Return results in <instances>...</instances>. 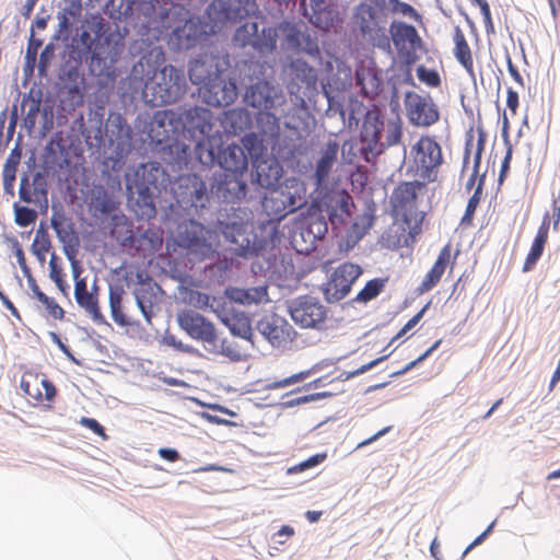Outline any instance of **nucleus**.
I'll return each mask as SVG.
<instances>
[{"label":"nucleus","instance_id":"3","mask_svg":"<svg viewBox=\"0 0 560 560\" xmlns=\"http://www.w3.org/2000/svg\"><path fill=\"white\" fill-rule=\"evenodd\" d=\"M127 208L137 221L150 222L158 214L160 196L171 183L159 162L128 166L124 174Z\"/></svg>","mask_w":560,"mask_h":560},{"label":"nucleus","instance_id":"47","mask_svg":"<svg viewBox=\"0 0 560 560\" xmlns=\"http://www.w3.org/2000/svg\"><path fill=\"white\" fill-rule=\"evenodd\" d=\"M221 323L226 326L230 332L242 339L248 340L253 343V332L249 320L247 318L237 319L236 322H232L231 317L221 318Z\"/></svg>","mask_w":560,"mask_h":560},{"label":"nucleus","instance_id":"56","mask_svg":"<svg viewBox=\"0 0 560 560\" xmlns=\"http://www.w3.org/2000/svg\"><path fill=\"white\" fill-rule=\"evenodd\" d=\"M206 350H208L211 353L222 354L224 357H228L232 362H240L243 360L242 354L238 351L234 350L231 347V345H229L226 339L221 340L220 349L215 345V346L206 347Z\"/></svg>","mask_w":560,"mask_h":560},{"label":"nucleus","instance_id":"28","mask_svg":"<svg viewBox=\"0 0 560 560\" xmlns=\"http://www.w3.org/2000/svg\"><path fill=\"white\" fill-rule=\"evenodd\" d=\"M229 55H203L192 58L188 62V78L194 85L206 86L215 73L228 70Z\"/></svg>","mask_w":560,"mask_h":560},{"label":"nucleus","instance_id":"12","mask_svg":"<svg viewBox=\"0 0 560 560\" xmlns=\"http://www.w3.org/2000/svg\"><path fill=\"white\" fill-rule=\"evenodd\" d=\"M218 229L224 241L230 244V250L236 256L258 255L264 248L262 241L254 232L253 223L237 213H231L224 219H219Z\"/></svg>","mask_w":560,"mask_h":560},{"label":"nucleus","instance_id":"6","mask_svg":"<svg viewBox=\"0 0 560 560\" xmlns=\"http://www.w3.org/2000/svg\"><path fill=\"white\" fill-rule=\"evenodd\" d=\"M145 129L151 149L159 153L165 163L178 168L188 166L190 147L183 140L175 110H158Z\"/></svg>","mask_w":560,"mask_h":560},{"label":"nucleus","instance_id":"13","mask_svg":"<svg viewBox=\"0 0 560 560\" xmlns=\"http://www.w3.org/2000/svg\"><path fill=\"white\" fill-rule=\"evenodd\" d=\"M275 33L276 45L279 42L282 51L320 58L318 38L305 24L283 20L275 25Z\"/></svg>","mask_w":560,"mask_h":560},{"label":"nucleus","instance_id":"29","mask_svg":"<svg viewBox=\"0 0 560 560\" xmlns=\"http://www.w3.org/2000/svg\"><path fill=\"white\" fill-rule=\"evenodd\" d=\"M250 182L258 187L273 188L280 185L283 177V165L278 156L270 152L261 159L249 164Z\"/></svg>","mask_w":560,"mask_h":560},{"label":"nucleus","instance_id":"48","mask_svg":"<svg viewBox=\"0 0 560 560\" xmlns=\"http://www.w3.org/2000/svg\"><path fill=\"white\" fill-rule=\"evenodd\" d=\"M477 131H478V140H477V148H476V152H475V156H474V170H472V173H471L469 179L466 183L467 190H470L475 185V180H476V177L478 175L479 167L481 164V156H482V152L485 149V143L487 140V133L485 132L482 127H478Z\"/></svg>","mask_w":560,"mask_h":560},{"label":"nucleus","instance_id":"61","mask_svg":"<svg viewBox=\"0 0 560 560\" xmlns=\"http://www.w3.org/2000/svg\"><path fill=\"white\" fill-rule=\"evenodd\" d=\"M109 308L112 318L117 325L121 327L139 325V322L131 320L124 314L121 303L109 304Z\"/></svg>","mask_w":560,"mask_h":560},{"label":"nucleus","instance_id":"37","mask_svg":"<svg viewBox=\"0 0 560 560\" xmlns=\"http://www.w3.org/2000/svg\"><path fill=\"white\" fill-rule=\"evenodd\" d=\"M339 151V143L336 140H328L320 151V158L316 162L314 176L318 183L328 177Z\"/></svg>","mask_w":560,"mask_h":560},{"label":"nucleus","instance_id":"46","mask_svg":"<svg viewBox=\"0 0 560 560\" xmlns=\"http://www.w3.org/2000/svg\"><path fill=\"white\" fill-rule=\"evenodd\" d=\"M387 278H374L369 280L364 288L359 291L352 302L368 303L375 299L385 288Z\"/></svg>","mask_w":560,"mask_h":560},{"label":"nucleus","instance_id":"50","mask_svg":"<svg viewBox=\"0 0 560 560\" xmlns=\"http://www.w3.org/2000/svg\"><path fill=\"white\" fill-rule=\"evenodd\" d=\"M486 174H482L479 177L478 185L472 194V196L468 199L465 213L462 218V224H470L476 212V209L480 202V198L482 195V188L485 185Z\"/></svg>","mask_w":560,"mask_h":560},{"label":"nucleus","instance_id":"10","mask_svg":"<svg viewBox=\"0 0 560 560\" xmlns=\"http://www.w3.org/2000/svg\"><path fill=\"white\" fill-rule=\"evenodd\" d=\"M188 81L185 70L173 65L156 69L144 84L143 97L152 106H164L179 102L186 94Z\"/></svg>","mask_w":560,"mask_h":560},{"label":"nucleus","instance_id":"60","mask_svg":"<svg viewBox=\"0 0 560 560\" xmlns=\"http://www.w3.org/2000/svg\"><path fill=\"white\" fill-rule=\"evenodd\" d=\"M54 42L55 40L48 43L39 55L38 72L42 75L46 72L50 61L54 59L56 55V45L54 44Z\"/></svg>","mask_w":560,"mask_h":560},{"label":"nucleus","instance_id":"14","mask_svg":"<svg viewBox=\"0 0 560 560\" xmlns=\"http://www.w3.org/2000/svg\"><path fill=\"white\" fill-rule=\"evenodd\" d=\"M232 44L248 55L267 58L276 51L275 26H261L255 21H246L236 27Z\"/></svg>","mask_w":560,"mask_h":560},{"label":"nucleus","instance_id":"22","mask_svg":"<svg viewBox=\"0 0 560 560\" xmlns=\"http://www.w3.org/2000/svg\"><path fill=\"white\" fill-rule=\"evenodd\" d=\"M389 34L404 63L406 66L416 63L419 59L417 50L423 48V42L417 28L406 22L394 20L389 24Z\"/></svg>","mask_w":560,"mask_h":560},{"label":"nucleus","instance_id":"43","mask_svg":"<svg viewBox=\"0 0 560 560\" xmlns=\"http://www.w3.org/2000/svg\"><path fill=\"white\" fill-rule=\"evenodd\" d=\"M354 16L362 34H370L377 26V11L373 5L361 2L355 7Z\"/></svg>","mask_w":560,"mask_h":560},{"label":"nucleus","instance_id":"32","mask_svg":"<svg viewBox=\"0 0 560 560\" xmlns=\"http://www.w3.org/2000/svg\"><path fill=\"white\" fill-rule=\"evenodd\" d=\"M417 152L416 160L423 168H432L442 162V153L439 143L429 138L422 137L413 147Z\"/></svg>","mask_w":560,"mask_h":560},{"label":"nucleus","instance_id":"41","mask_svg":"<svg viewBox=\"0 0 560 560\" xmlns=\"http://www.w3.org/2000/svg\"><path fill=\"white\" fill-rule=\"evenodd\" d=\"M136 304L144 317L148 325H152V318L154 317V304H155V293L151 287L149 288H140L136 289L135 292Z\"/></svg>","mask_w":560,"mask_h":560},{"label":"nucleus","instance_id":"20","mask_svg":"<svg viewBox=\"0 0 560 560\" xmlns=\"http://www.w3.org/2000/svg\"><path fill=\"white\" fill-rule=\"evenodd\" d=\"M207 233L208 230L200 222L194 219L183 220L176 225L174 241L179 247L203 260L213 254L212 245L206 237Z\"/></svg>","mask_w":560,"mask_h":560},{"label":"nucleus","instance_id":"42","mask_svg":"<svg viewBox=\"0 0 560 560\" xmlns=\"http://www.w3.org/2000/svg\"><path fill=\"white\" fill-rule=\"evenodd\" d=\"M42 161L47 165L61 170L65 163H68L67 151L63 144L52 139L44 148Z\"/></svg>","mask_w":560,"mask_h":560},{"label":"nucleus","instance_id":"27","mask_svg":"<svg viewBox=\"0 0 560 560\" xmlns=\"http://www.w3.org/2000/svg\"><path fill=\"white\" fill-rule=\"evenodd\" d=\"M404 103L409 121L415 126L429 127L440 118L438 106L430 94L420 95L408 91Z\"/></svg>","mask_w":560,"mask_h":560},{"label":"nucleus","instance_id":"52","mask_svg":"<svg viewBox=\"0 0 560 560\" xmlns=\"http://www.w3.org/2000/svg\"><path fill=\"white\" fill-rule=\"evenodd\" d=\"M231 303L232 302L226 298L225 292L223 295H211L209 310L221 320V318L230 317L229 306Z\"/></svg>","mask_w":560,"mask_h":560},{"label":"nucleus","instance_id":"19","mask_svg":"<svg viewBox=\"0 0 560 560\" xmlns=\"http://www.w3.org/2000/svg\"><path fill=\"white\" fill-rule=\"evenodd\" d=\"M175 118L183 140H192L196 144L221 132L214 130L213 113L202 106L195 105L179 112L175 110Z\"/></svg>","mask_w":560,"mask_h":560},{"label":"nucleus","instance_id":"63","mask_svg":"<svg viewBox=\"0 0 560 560\" xmlns=\"http://www.w3.org/2000/svg\"><path fill=\"white\" fill-rule=\"evenodd\" d=\"M429 304L423 306L416 315H413L405 325L404 327L393 337L389 345H392L397 339L405 336L409 330H411L423 317L424 312L427 311Z\"/></svg>","mask_w":560,"mask_h":560},{"label":"nucleus","instance_id":"16","mask_svg":"<svg viewBox=\"0 0 560 560\" xmlns=\"http://www.w3.org/2000/svg\"><path fill=\"white\" fill-rule=\"evenodd\" d=\"M255 129L241 136L240 147L244 149L248 162L253 163L269 154L268 138L279 135V118L271 112L257 113Z\"/></svg>","mask_w":560,"mask_h":560},{"label":"nucleus","instance_id":"64","mask_svg":"<svg viewBox=\"0 0 560 560\" xmlns=\"http://www.w3.org/2000/svg\"><path fill=\"white\" fill-rule=\"evenodd\" d=\"M20 388L26 396L34 399V402H33L34 405L42 401L43 394L37 385L33 386L28 381H26L23 377L20 383Z\"/></svg>","mask_w":560,"mask_h":560},{"label":"nucleus","instance_id":"33","mask_svg":"<svg viewBox=\"0 0 560 560\" xmlns=\"http://www.w3.org/2000/svg\"><path fill=\"white\" fill-rule=\"evenodd\" d=\"M549 229H550V218H549V213L546 212L542 218L541 224L538 228L537 234L532 243L530 249L526 256V259H525V262L523 266V271H525V272L530 271L534 268V266L537 264L539 258L541 257L544 249H545V245L548 240Z\"/></svg>","mask_w":560,"mask_h":560},{"label":"nucleus","instance_id":"51","mask_svg":"<svg viewBox=\"0 0 560 560\" xmlns=\"http://www.w3.org/2000/svg\"><path fill=\"white\" fill-rule=\"evenodd\" d=\"M49 277L56 283L57 288L65 294H68L69 285L63 279L62 268L58 264V257L54 253L49 260Z\"/></svg>","mask_w":560,"mask_h":560},{"label":"nucleus","instance_id":"57","mask_svg":"<svg viewBox=\"0 0 560 560\" xmlns=\"http://www.w3.org/2000/svg\"><path fill=\"white\" fill-rule=\"evenodd\" d=\"M326 457H327L326 453H318V454L312 455L311 457L299 463L298 465H294V466L288 468L287 474L294 475V474L304 471L306 469L313 468V467L319 465L320 463H323L326 459Z\"/></svg>","mask_w":560,"mask_h":560},{"label":"nucleus","instance_id":"21","mask_svg":"<svg viewBox=\"0 0 560 560\" xmlns=\"http://www.w3.org/2000/svg\"><path fill=\"white\" fill-rule=\"evenodd\" d=\"M246 175L214 172L210 178V196L224 203H241L246 199L249 186Z\"/></svg>","mask_w":560,"mask_h":560},{"label":"nucleus","instance_id":"30","mask_svg":"<svg viewBox=\"0 0 560 560\" xmlns=\"http://www.w3.org/2000/svg\"><path fill=\"white\" fill-rule=\"evenodd\" d=\"M300 9L308 22L320 31H329L339 18L330 0H301Z\"/></svg>","mask_w":560,"mask_h":560},{"label":"nucleus","instance_id":"45","mask_svg":"<svg viewBox=\"0 0 560 560\" xmlns=\"http://www.w3.org/2000/svg\"><path fill=\"white\" fill-rule=\"evenodd\" d=\"M50 246L51 243L48 234L47 224L46 222L40 221L31 249L33 254L37 257V259L40 262H44L46 259L45 254L50 249Z\"/></svg>","mask_w":560,"mask_h":560},{"label":"nucleus","instance_id":"59","mask_svg":"<svg viewBox=\"0 0 560 560\" xmlns=\"http://www.w3.org/2000/svg\"><path fill=\"white\" fill-rule=\"evenodd\" d=\"M21 158H22V148H21L20 141H16L14 148L11 150V152L3 165L2 172L16 174L18 166L21 162Z\"/></svg>","mask_w":560,"mask_h":560},{"label":"nucleus","instance_id":"62","mask_svg":"<svg viewBox=\"0 0 560 560\" xmlns=\"http://www.w3.org/2000/svg\"><path fill=\"white\" fill-rule=\"evenodd\" d=\"M66 5L58 12L77 20L82 16V0H62Z\"/></svg>","mask_w":560,"mask_h":560},{"label":"nucleus","instance_id":"39","mask_svg":"<svg viewBox=\"0 0 560 560\" xmlns=\"http://www.w3.org/2000/svg\"><path fill=\"white\" fill-rule=\"evenodd\" d=\"M19 198L24 203H34L44 214L48 211V191H45L44 195L32 194L31 176L27 173H23L20 177Z\"/></svg>","mask_w":560,"mask_h":560},{"label":"nucleus","instance_id":"11","mask_svg":"<svg viewBox=\"0 0 560 560\" xmlns=\"http://www.w3.org/2000/svg\"><path fill=\"white\" fill-rule=\"evenodd\" d=\"M265 190L261 208L269 221L280 222L305 203L306 189L296 176L285 177L280 185Z\"/></svg>","mask_w":560,"mask_h":560},{"label":"nucleus","instance_id":"5","mask_svg":"<svg viewBox=\"0 0 560 560\" xmlns=\"http://www.w3.org/2000/svg\"><path fill=\"white\" fill-rule=\"evenodd\" d=\"M88 46L85 36L74 39L68 52L67 60H61L58 82L56 83L58 112L63 115L72 114L84 102L83 65L90 71V59L86 58Z\"/></svg>","mask_w":560,"mask_h":560},{"label":"nucleus","instance_id":"44","mask_svg":"<svg viewBox=\"0 0 560 560\" xmlns=\"http://www.w3.org/2000/svg\"><path fill=\"white\" fill-rule=\"evenodd\" d=\"M42 95L43 94L40 90L36 92V96L33 95V90L23 95L21 104L22 109L26 106V104H28V109L24 117V125L30 129L35 127L36 119L40 110Z\"/></svg>","mask_w":560,"mask_h":560},{"label":"nucleus","instance_id":"34","mask_svg":"<svg viewBox=\"0 0 560 560\" xmlns=\"http://www.w3.org/2000/svg\"><path fill=\"white\" fill-rule=\"evenodd\" d=\"M280 318L264 317L257 322L256 328L273 347H279L285 341L289 325L281 324Z\"/></svg>","mask_w":560,"mask_h":560},{"label":"nucleus","instance_id":"2","mask_svg":"<svg viewBox=\"0 0 560 560\" xmlns=\"http://www.w3.org/2000/svg\"><path fill=\"white\" fill-rule=\"evenodd\" d=\"M105 113L104 104L95 103L90 107L88 119L82 125V135L90 147H103L105 165L119 172L133 149V131L122 114L109 112L104 119Z\"/></svg>","mask_w":560,"mask_h":560},{"label":"nucleus","instance_id":"18","mask_svg":"<svg viewBox=\"0 0 560 560\" xmlns=\"http://www.w3.org/2000/svg\"><path fill=\"white\" fill-rule=\"evenodd\" d=\"M171 189L174 200L184 211L194 210L198 213L199 210L209 206L211 199L210 187L196 173L179 175L172 184Z\"/></svg>","mask_w":560,"mask_h":560},{"label":"nucleus","instance_id":"1","mask_svg":"<svg viewBox=\"0 0 560 560\" xmlns=\"http://www.w3.org/2000/svg\"><path fill=\"white\" fill-rule=\"evenodd\" d=\"M58 27L51 40L63 43L61 60H67L74 39L85 36L88 46L86 58L90 59V74L92 77L114 79L115 65L124 49L121 38L110 31L109 22L98 12H85L79 24L73 28V19L57 13Z\"/></svg>","mask_w":560,"mask_h":560},{"label":"nucleus","instance_id":"15","mask_svg":"<svg viewBox=\"0 0 560 560\" xmlns=\"http://www.w3.org/2000/svg\"><path fill=\"white\" fill-rule=\"evenodd\" d=\"M241 65L231 66L228 70L215 73L206 86L199 88L198 92L203 103L213 107H225L233 104L240 95Z\"/></svg>","mask_w":560,"mask_h":560},{"label":"nucleus","instance_id":"36","mask_svg":"<svg viewBox=\"0 0 560 560\" xmlns=\"http://www.w3.org/2000/svg\"><path fill=\"white\" fill-rule=\"evenodd\" d=\"M118 206L119 202H117L113 196L105 189H101L91 198L90 211L93 218L103 223L108 220V214L118 210Z\"/></svg>","mask_w":560,"mask_h":560},{"label":"nucleus","instance_id":"38","mask_svg":"<svg viewBox=\"0 0 560 560\" xmlns=\"http://www.w3.org/2000/svg\"><path fill=\"white\" fill-rule=\"evenodd\" d=\"M450 258H451L450 245H445L441 249L434 265L429 270V272L425 275L422 283L420 284V287H419L420 292H427L436 285V283L440 281L441 277L443 276V273L445 271V268L450 261Z\"/></svg>","mask_w":560,"mask_h":560},{"label":"nucleus","instance_id":"31","mask_svg":"<svg viewBox=\"0 0 560 560\" xmlns=\"http://www.w3.org/2000/svg\"><path fill=\"white\" fill-rule=\"evenodd\" d=\"M253 121V115L246 108H232L225 113L222 126L226 133L241 138L245 132L255 129Z\"/></svg>","mask_w":560,"mask_h":560},{"label":"nucleus","instance_id":"8","mask_svg":"<svg viewBox=\"0 0 560 560\" xmlns=\"http://www.w3.org/2000/svg\"><path fill=\"white\" fill-rule=\"evenodd\" d=\"M402 136L400 118L384 121V115L376 105L369 109L360 130L361 153L366 162L381 155L387 148L400 142Z\"/></svg>","mask_w":560,"mask_h":560},{"label":"nucleus","instance_id":"26","mask_svg":"<svg viewBox=\"0 0 560 560\" xmlns=\"http://www.w3.org/2000/svg\"><path fill=\"white\" fill-rule=\"evenodd\" d=\"M177 324L191 339L208 346H215L218 334L214 324L207 317L192 310H183L177 313Z\"/></svg>","mask_w":560,"mask_h":560},{"label":"nucleus","instance_id":"53","mask_svg":"<svg viewBox=\"0 0 560 560\" xmlns=\"http://www.w3.org/2000/svg\"><path fill=\"white\" fill-rule=\"evenodd\" d=\"M388 5L393 13L408 16L416 22L422 19L421 14L412 5L401 0H388Z\"/></svg>","mask_w":560,"mask_h":560},{"label":"nucleus","instance_id":"54","mask_svg":"<svg viewBox=\"0 0 560 560\" xmlns=\"http://www.w3.org/2000/svg\"><path fill=\"white\" fill-rule=\"evenodd\" d=\"M162 342L164 345H167L170 347H173L179 352L187 353L195 357H202L201 352L195 348L191 345H186L182 342L180 340H177L176 337L172 334H170L167 330L165 331V335L162 338Z\"/></svg>","mask_w":560,"mask_h":560},{"label":"nucleus","instance_id":"49","mask_svg":"<svg viewBox=\"0 0 560 560\" xmlns=\"http://www.w3.org/2000/svg\"><path fill=\"white\" fill-rule=\"evenodd\" d=\"M14 222L21 228H27L34 224L38 218L37 210L27 206H22L20 202L13 203Z\"/></svg>","mask_w":560,"mask_h":560},{"label":"nucleus","instance_id":"35","mask_svg":"<svg viewBox=\"0 0 560 560\" xmlns=\"http://www.w3.org/2000/svg\"><path fill=\"white\" fill-rule=\"evenodd\" d=\"M226 298L234 303L241 305L258 304L267 300L268 291L266 285L242 289L236 287L225 288Z\"/></svg>","mask_w":560,"mask_h":560},{"label":"nucleus","instance_id":"58","mask_svg":"<svg viewBox=\"0 0 560 560\" xmlns=\"http://www.w3.org/2000/svg\"><path fill=\"white\" fill-rule=\"evenodd\" d=\"M418 79L431 88H436L441 84V78L436 70L429 69L423 65L417 68Z\"/></svg>","mask_w":560,"mask_h":560},{"label":"nucleus","instance_id":"23","mask_svg":"<svg viewBox=\"0 0 560 560\" xmlns=\"http://www.w3.org/2000/svg\"><path fill=\"white\" fill-rule=\"evenodd\" d=\"M248 15L242 0H213L206 10L207 28H212L214 35L222 32L228 24H233Z\"/></svg>","mask_w":560,"mask_h":560},{"label":"nucleus","instance_id":"40","mask_svg":"<svg viewBox=\"0 0 560 560\" xmlns=\"http://www.w3.org/2000/svg\"><path fill=\"white\" fill-rule=\"evenodd\" d=\"M65 221V214L55 210L50 219V225L56 232L59 242L62 244L77 242V245H80V240L78 233L74 230L73 222L69 221L66 225H63Z\"/></svg>","mask_w":560,"mask_h":560},{"label":"nucleus","instance_id":"17","mask_svg":"<svg viewBox=\"0 0 560 560\" xmlns=\"http://www.w3.org/2000/svg\"><path fill=\"white\" fill-rule=\"evenodd\" d=\"M186 12L185 15H187ZM168 27L167 46L174 52L186 51L195 48L207 36L214 35L212 28H207V23L200 16H183L175 19Z\"/></svg>","mask_w":560,"mask_h":560},{"label":"nucleus","instance_id":"55","mask_svg":"<svg viewBox=\"0 0 560 560\" xmlns=\"http://www.w3.org/2000/svg\"><path fill=\"white\" fill-rule=\"evenodd\" d=\"M330 396H332V394L330 392L314 393V394H308V395H303V396H298V397L285 399L281 402V406H282V408L287 409V408H292V407L300 406L303 404L313 402V401L319 400L325 397H330Z\"/></svg>","mask_w":560,"mask_h":560},{"label":"nucleus","instance_id":"7","mask_svg":"<svg viewBox=\"0 0 560 560\" xmlns=\"http://www.w3.org/2000/svg\"><path fill=\"white\" fill-rule=\"evenodd\" d=\"M195 158L201 166L213 168L219 172L246 175L249 170V162L244 149L237 143H226L224 135L217 132L214 137L195 144Z\"/></svg>","mask_w":560,"mask_h":560},{"label":"nucleus","instance_id":"24","mask_svg":"<svg viewBox=\"0 0 560 560\" xmlns=\"http://www.w3.org/2000/svg\"><path fill=\"white\" fill-rule=\"evenodd\" d=\"M362 268L353 262H343L331 273L322 288L325 300L335 303L342 300L351 291L352 284L361 276Z\"/></svg>","mask_w":560,"mask_h":560},{"label":"nucleus","instance_id":"9","mask_svg":"<svg viewBox=\"0 0 560 560\" xmlns=\"http://www.w3.org/2000/svg\"><path fill=\"white\" fill-rule=\"evenodd\" d=\"M240 95L245 105L258 113L270 112L282 102L281 91L266 78L264 66L258 61L241 65Z\"/></svg>","mask_w":560,"mask_h":560},{"label":"nucleus","instance_id":"4","mask_svg":"<svg viewBox=\"0 0 560 560\" xmlns=\"http://www.w3.org/2000/svg\"><path fill=\"white\" fill-rule=\"evenodd\" d=\"M353 201L345 189L326 192L318 202L319 213L311 214L302 221L292 236L298 253L310 254L328 232V223L334 231L349 223Z\"/></svg>","mask_w":560,"mask_h":560},{"label":"nucleus","instance_id":"25","mask_svg":"<svg viewBox=\"0 0 560 560\" xmlns=\"http://www.w3.org/2000/svg\"><path fill=\"white\" fill-rule=\"evenodd\" d=\"M289 311L292 320L302 328H320L327 315L326 307L317 298L311 295L294 299Z\"/></svg>","mask_w":560,"mask_h":560}]
</instances>
